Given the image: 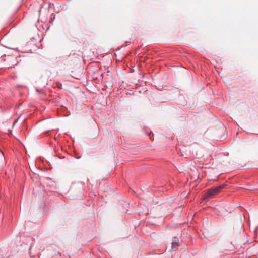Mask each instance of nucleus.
I'll use <instances>...</instances> for the list:
<instances>
[{
	"label": "nucleus",
	"mask_w": 258,
	"mask_h": 258,
	"mask_svg": "<svg viewBox=\"0 0 258 258\" xmlns=\"http://www.w3.org/2000/svg\"><path fill=\"white\" fill-rule=\"evenodd\" d=\"M224 185L214 186L208 189L203 195V200H208L210 198H212L215 195L219 194L224 188Z\"/></svg>",
	"instance_id": "1"
},
{
	"label": "nucleus",
	"mask_w": 258,
	"mask_h": 258,
	"mask_svg": "<svg viewBox=\"0 0 258 258\" xmlns=\"http://www.w3.org/2000/svg\"><path fill=\"white\" fill-rule=\"evenodd\" d=\"M178 246V243L176 242H173L172 243V248H174Z\"/></svg>",
	"instance_id": "2"
}]
</instances>
